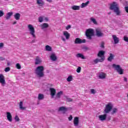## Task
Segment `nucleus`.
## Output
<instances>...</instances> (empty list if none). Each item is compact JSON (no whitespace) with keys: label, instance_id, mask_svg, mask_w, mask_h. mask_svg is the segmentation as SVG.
Segmentation results:
<instances>
[{"label":"nucleus","instance_id":"8","mask_svg":"<svg viewBox=\"0 0 128 128\" xmlns=\"http://www.w3.org/2000/svg\"><path fill=\"white\" fill-rule=\"evenodd\" d=\"M50 96H51L52 98H54L56 96V90L54 89V88H50Z\"/></svg>","mask_w":128,"mask_h":128},{"label":"nucleus","instance_id":"18","mask_svg":"<svg viewBox=\"0 0 128 128\" xmlns=\"http://www.w3.org/2000/svg\"><path fill=\"white\" fill-rule=\"evenodd\" d=\"M36 4L38 6H44V0H36Z\"/></svg>","mask_w":128,"mask_h":128},{"label":"nucleus","instance_id":"21","mask_svg":"<svg viewBox=\"0 0 128 128\" xmlns=\"http://www.w3.org/2000/svg\"><path fill=\"white\" fill-rule=\"evenodd\" d=\"M62 94H64V92L61 90V91L58 92L56 94V96L55 97V98L54 99L58 100V98H60V96H62Z\"/></svg>","mask_w":128,"mask_h":128},{"label":"nucleus","instance_id":"46","mask_svg":"<svg viewBox=\"0 0 128 128\" xmlns=\"http://www.w3.org/2000/svg\"><path fill=\"white\" fill-rule=\"evenodd\" d=\"M70 28H72V26H70V25H68L66 27V30H70Z\"/></svg>","mask_w":128,"mask_h":128},{"label":"nucleus","instance_id":"19","mask_svg":"<svg viewBox=\"0 0 128 128\" xmlns=\"http://www.w3.org/2000/svg\"><path fill=\"white\" fill-rule=\"evenodd\" d=\"M19 108L21 110H26V107L24 106V102H20L19 103Z\"/></svg>","mask_w":128,"mask_h":128},{"label":"nucleus","instance_id":"35","mask_svg":"<svg viewBox=\"0 0 128 128\" xmlns=\"http://www.w3.org/2000/svg\"><path fill=\"white\" fill-rule=\"evenodd\" d=\"M90 22H93V24H98V22H96V18H94L92 17L90 18Z\"/></svg>","mask_w":128,"mask_h":128},{"label":"nucleus","instance_id":"56","mask_svg":"<svg viewBox=\"0 0 128 128\" xmlns=\"http://www.w3.org/2000/svg\"><path fill=\"white\" fill-rule=\"evenodd\" d=\"M36 42V40H32V44H34V42Z\"/></svg>","mask_w":128,"mask_h":128},{"label":"nucleus","instance_id":"49","mask_svg":"<svg viewBox=\"0 0 128 128\" xmlns=\"http://www.w3.org/2000/svg\"><path fill=\"white\" fill-rule=\"evenodd\" d=\"M6 58L2 56L0 57V60H4Z\"/></svg>","mask_w":128,"mask_h":128},{"label":"nucleus","instance_id":"55","mask_svg":"<svg viewBox=\"0 0 128 128\" xmlns=\"http://www.w3.org/2000/svg\"><path fill=\"white\" fill-rule=\"evenodd\" d=\"M12 24H16V21H14V22H13Z\"/></svg>","mask_w":128,"mask_h":128},{"label":"nucleus","instance_id":"17","mask_svg":"<svg viewBox=\"0 0 128 128\" xmlns=\"http://www.w3.org/2000/svg\"><path fill=\"white\" fill-rule=\"evenodd\" d=\"M112 38L115 44H116L120 42V38L116 36V35H112Z\"/></svg>","mask_w":128,"mask_h":128},{"label":"nucleus","instance_id":"43","mask_svg":"<svg viewBox=\"0 0 128 128\" xmlns=\"http://www.w3.org/2000/svg\"><path fill=\"white\" fill-rule=\"evenodd\" d=\"M4 46V44L2 42L0 43V50H2V48H3Z\"/></svg>","mask_w":128,"mask_h":128},{"label":"nucleus","instance_id":"12","mask_svg":"<svg viewBox=\"0 0 128 128\" xmlns=\"http://www.w3.org/2000/svg\"><path fill=\"white\" fill-rule=\"evenodd\" d=\"M96 34L97 36H104V33L102 31V29L100 28H97L96 30Z\"/></svg>","mask_w":128,"mask_h":128},{"label":"nucleus","instance_id":"36","mask_svg":"<svg viewBox=\"0 0 128 128\" xmlns=\"http://www.w3.org/2000/svg\"><path fill=\"white\" fill-rule=\"evenodd\" d=\"M72 80H74V78H72V76H69L68 78H66V80L67 82H72Z\"/></svg>","mask_w":128,"mask_h":128},{"label":"nucleus","instance_id":"57","mask_svg":"<svg viewBox=\"0 0 128 128\" xmlns=\"http://www.w3.org/2000/svg\"><path fill=\"white\" fill-rule=\"evenodd\" d=\"M69 102H72V100H69Z\"/></svg>","mask_w":128,"mask_h":128},{"label":"nucleus","instance_id":"5","mask_svg":"<svg viewBox=\"0 0 128 128\" xmlns=\"http://www.w3.org/2000/svg\"><path fill=\"white\" fill-rule=\"evenodd\" d=\"M112 108H114V104L112 102H108L106 105L104 112L105 114H110V112H112Z\"/></svg>","mask_w":128,"mask_h":128},{"label":"nucleus","instance_id":"11","mask_svg":"<svg viewBox=\"0 0 128 128\" xmlns=\"http://www.w3.org/2000/svg\"><path fill=\"white\" fill-rule=\"evenodd\" d=\"M50 60H52V62H56L58 60V56H56V54L54 52H52L50 54Z\"/></svg>","mask_w":128,"mask_h":128},{"label":"nucleus","instance_id":"10","mask_svg":"<svg viewBox=\"0 0 128 128\" xmlns=\"http://www.w3.org/2000/svg\"><path fill=\"white\" fill-rule=\"evenodd\" d=\"M70 110V108H68L64 106H60L58 108V112H62L63 114H66L68 110Z\"/></svg>","mask_w":128,"mask_h":128},{"label":"nucleus","instance_id":"38","mask_svg":"<svg viewBox=\"0 0 128 128\" xmlns=\"http://www.w3.org/2000/svg\"><path fill=\"white\" fill-rule=\"evenodd\" d=\"M90 94H95L96 92V90L94 89H90Z\"/></svg>","mask_w":128,"mask_h":128},{"label":"nucleus","instance_id":"32","mask_svg":"<svg viewBox=\"0 0 128 128\" xmlns=\"http://www.w3.org/2000/svg\"><path fill=\"white\" fill-rule=\"evenodd\" d=\"M45 50H46L47 52H52V46H48V45H46L45 46Z\"/></svg>","mask_w":128,"mask_h":128},{"label":"nucleus","instance_id":"30","mask_svg":"<svg viewBox=\"0 0 128 128\" xmlns=\"http://www.w3.org/2000/svg\"><path fill=\"white\" fill-rule=\"evenodd\" d=\"M14 18L16 20H19L20 18V14L19 13H16L14 15Z\"/></svg>","mask_w":128,"mask_h":128},{"label":"nucleus","instance_id":"41","mask_svg":"<svg viewBox=\"0 0 128 128\" xmlns=\"http://www.w3.org/2000/svg\"><path fill=\"white\" fill-rule=\"evenodd\" d=\"M80 70H82V68L80 66H79V67L78 68L76 72L78 74H80Z\"/></svg>","mask_w":128,"mask_h":128},{"label":"nucleus","instance_id":"22","mask_svg":"<svg viewBox=\"0 0 128 128\" xmlns=\"http://www.w3.org/2000/svg\"><path fill=\"white\" fill-rule=\"evenodd\" d=\"M90 4V1H87L86 2H83L80 4V8H86Z\"/></svg>","mask_w":128,"mask_h":128},{"label":"nucleus","instance_id":"47","mask_svg":"<svg viewBox=\"0 0 128 128\" xmlns=\"http://www.w3.org/2000/svg\"><path fill=\"white\" fill-rule=\"evenodd\" d=\"M44 20H46V22H48V17H45L44 16Z\"/></svg>","mask_w":128,"mask_h":128},{"label":"nucleus","instance_id":"3","mask_svg":"<svg viewBox=\"0 0 128 128\" xmlns=\"http://www.w3.org/2000/svg\"><path fill=\"white\" fill-rule=\"evenodd\" d=\"M28 34L34 40L36 38V30L34 29V26L29 24L28 25Z\"/></svg>","mask_w":128,"mask_h":128},{"label":"nucleus","instance_id":"34","mask_svg":"<svg viewBox=\"0 0 128 128\" xmlns=\"http://www.w3.org/2000/svg\"><path fill=\"white\" fill-rule=\"evenodd\" d=\"M44 98V96L43 94H38V98L39 100H42Z\"/></svg>","mask_w":128,"mask_h":128},{"label":"nucleus","instance_id":"14","mask_svg":"<svg viewBox=\"0 0 128 128\" xmlns=\"http://www.w3.org/2000/svg\"><path fill=\"white\" fill-rule=\"evenodd\" d=\"M106 116H108V115L106 114H105L99 115L98 118L99 120H101V122H104V120H106Z\"/></svg>","mask_w":128,"mask_h":128},{"label":"nucleus","instance_id":"37","mask_svg":"<svg viewBox=\"0 0 128 128\" xmlns=\"http://www.w3.org/2000/svg\"><path fill=\"white\" fill-rule=\"evenodd\" d=\"M16 68L17 70H22V66L19 63H18L16 64Z\"/></svg>","mask_w":128,"mask_h":128},{"label":"nucleus","instance_id":"52","mask_svg":"<svg viewBox=\"0 0 128 128\" xmlns=\"http://www.w3.org/2000/svg\"><path fill=\"white\" fill-rule=\"evenodd\" d=\"M125 10L128 13V6L125 7Z\"/></svg>","mask_w":128,"mask_h":128},{"label":"nucleus","instance_id":"51","mask_svg":"<svg viewBox=\"0 0 128 128\" xmlns=\"http://www.w3.org/2000/svg\"><path fill=\"white\" fill-rule=\"evenodd\" d=\"M100 48H104V44L103 42L101 44V45H100Z\"/></svg>","mask_w":128,"mask_h":128},{"label":"nucleus","instance_id":"53","mask_svg":"<svg viewBox=\"0 0 128 128\" xmlns=\"http://www.w3.org/2000/svg\"><path fill=\"white\" fill-rule=\"evenodd\" d=\"M48 2H52V0H46Z\"/></svg>","mask_w":128,"mask_h":128},{"label":"nucleus","instance_id":"26","mask_svg":"<svg viewBox=\"0 0 128 128\" xmlns=\"http://www.w3.org/2000/svg\"><path fill=\"white\" fill-rule=\"evenodd\" d=\"M71 8L73 10H80V6L74 5L71 6Z\"/></svg>","mask_w":128,"mask_h":128},{"label":"nucleus","instance_id":"31","mask_svg":"<svg viewBox=\"0 0 128 128\" xmlns=\"http://www.w3.org/2000/svg\"><path fill=\"white\" fill-rule=\"evenodd\" d=\"M94 64H98V62H104L103 58H96L94 60Z\"/></svg>","mask_w":128,"mask_h":128},{"label":"nucleus","instance_id":"42","mask_svg":"<svg viewBox=\"0 0 128 128\" xmlns=\"http://www.w3.org/2000/svg\"><path fill=\"white\" fill-rule=\"evenodd\" d=\"M14 120H15L16 122H20V119L18 118V115L15 116Z\"/></svg>","mask_w":128,"mask_h":128},{"label":"nucleus","instance_id":"6","mask_svg":"<svg viewBox=\"0 0 128 128\" xmlns=\"http://www.w3.org/2000/svg\"><path fill=\"white\" fill-rule=\"evenodd\" d=\"M62 34L64 36H61V39L62 42H66V40H70V34L68 31H64Z\"/></svg>","mask_w":128,"mask_h":128},{"label":"nucleus","instance_id":"28","mask_svg":"<svg viewBox=\"0 0 128 128\" xmlns=\"http://www.w3.org/2000/svg\"><path fill=\"white\" fill-rule=\"evenodd\" d=\"M40 28L42 30H44V28H48V24L47 23H44L40 25Z\"/></svg>","mask_w":128,"mask_h":128},{"label":"nucleus","instance_id":"2","mask_svg":"<svg viewBox=\"0 0 128 128\" xmlns=\"http://www.w3.org/2000/svg\"><path fill=\"white\" fill-rule=\"evenodd\" d=\"M44 66H38L35 70V74L40 78H42L44 76Z\"/></svg>","mask_w":128,"mask_h":128},{"label":"nucleus","instance_id":"27","mask_svg":"<svg viewBox=\"0 0 128 128\" xmlns=\"http://www.w3.org/2000/svg\"><path fill=\"white\" fill-rule=\"evenodd\" d=\"M12 14H14L13 12H7L6 16V20H10V17L12 16Z\"/></svg>","mask_w":128,"mask_h":128},{"label":"nucleus","instance_id":"16","mask_svg":"<svg viewBox=\"0 0 128 128\" xmlns=\"http://www.w3.org/2000/svg\"><path fill=\"white\" fill-rule=\"evenodd\" d=\"M75 44H80L86 42V40H82L80 38H76L74 41Z\"/></svg>","mask_w":128,"mask_h":128},{"label":"nucleus","instance_id":"39","mask_svg":"<svg viewBox=\"0 0 128 128\" xmlns=\"http://www.w3.org/2000/svg\"><path fill=\"white\" fill-rule=\"evenodd\" d=\"M38 22H44V16H41L38 18Z\"/></svg>","mask_w":128,"mask_h":128},{"label":"nucleus","instance_id":"40","mask_svg":"<svg viewBox=\"0 0 128 128\" xmlns=\"http://www.w3.org/2000/svg\"><path fill=\"white\" fill-rule=\"evenodd\" d=\"M10 67H6L4 70L5 72H10Z\"/></svg>","mask_w":128,"mask_h":128},{"label":"nucleus","instance_id":"9","mask_svg":"<svg viewBox=\"0 0 128 128\" xmlns=\"http://www.w3.org/2000/svg\"><path fill=\"white\" fill-rule=\"evenodd\" d=\"M0 84L2 86H6V79L4 78V76L2 74H0Z\"/></svg>","mask_w":128,"mask_h":128},{"label":"nucleus","instance_id":"7","mask_svg":"<svg viewBox=\"0 0 128 128\" xmlns=\"http://www.w3.org/2000/svg\"><path fill=\"white\" fill-rule=\"evenodd\" d=\"M94 32L92 29H88L86 30V34L88 40H92V36L94 34Z\"/></svg>","mask_w":128,"mask_h":128},{"label":"nucleus","instance_id":"1","mask_svg":"<svg viewBox=\"0 0 128 128\" xmlns=\"http://www.w3.org/2000/svg\"><path fill=\"white\" fill-rule=\"evenodd\" d=\"M110 10H113L116 16H120V10L118 3L114 2L110 4Z\"/></svg>","mask_w":128,"mask_h":128},{"label":"nucleus","instance_id":"44","mask_svg":"<svg viewBox=\"0 0 128 128\" xmlns=\"http://www.w3.org/2000/svg\"><path fill=\"white\" fill-rule=\"evenodd\" d=\"M124 42H128V37L126 36H124Z\"/></svg>","mask_w":128,"mask_h":128},{"label":"nucleus","instance_id":"54","mask_svg":"<svg viewBox=\"0 0 128 128\" xmlns=\"http://www.w3.org/2000/svg\"><path fill=\"white\" fill-rule=\"evenodd\" d=\"M7 66H12V63L10 62H7Z\"/></svg>","mask_w":128,"mask_h":128},{"label":"nucleus","instance_id":"29","mask_svg":"<svg viewBox=\"0 0 128 128\" xmlns=\"http://www.w3.org/2000/svg\"><path fill=\"white\" fill-rule=\"evenodd\" d=\"M114 54L110 53V56H108V62H112V60H114Z\"/></svg>","mask_w":128,"mask_h":128},{"label":"nucleus","instance_id":"45","mask_svg":"<svg viewBox=\"0 0 128 128\" xmlns=\"http://www.w3.org/2000/svg\"><path fill=\"white\" fill-rule=\"evenodd\" d=\"M4 14V11L2 10H0V18Z\"/></svg>","mask_w":128,"mask_h":128},{"label":"nucleus","instance_id":"15","mask_svg":"<svg viewBox=\"0 0 128 128\" xmlns=\"http://www.w3.org/2000/svg\"><path fill=\"white\" fill-rule=\"evenodd\" d=\"M6 116L8 120L12 122V114L10 112H6Z\"/></svg>","mask_w":128,"mask_h":128},{"label":"nucleus","instance_id":"48","mask_svg":"<svg viewBox=\"0 0 128 128\" xmlns=\"http://www.w3.org/2000/svg\"><path fill=\"white\" fill-rule=\"evenodd\" d=\"M72 120V116L70 115V117H68V120L70 121Z\"/></svg>","mask_w":128,"mask_h":128},{"label":"nucleus","instance_id":"33","mask_svg":"<svg viewBox=\"0 0 128 128\" xmlns=\"http://www.w3.org/2000/svg\"><path fill=\"white\" fill-rule=\"evenodd\" d=\"M118 108H112L111 114H116V112H118Z\"/></svg>","mask_w":128,"mask_h":128},{"label":"nucleus","instance_id":"25","mask_svg":"<svg viewBox=\"0 0 128 128\" xmlns=\"http://www.w3.org/2000/svg\"><path fill=\"white\" fill-rule=\"evenodd\" d=\"M78 117H75L74 120V126H78Z\"/></svg>","mask_w":128,"mask_h":128},{"label":"nucleus","instance_id":"20","mask_svg":"<svg viewBox=\"0 0 128 128\" xmlns=\"http://www.w3.org/2000/svg\"><path fill=\"white\" fill-rule=\"evenodd\" d=\"M100 80H104L106 78V74L104 72H100L98 76Z\"/></svg>","mask_w":128,"mask_h":128},{"label":"nucleus","instance_id":"50","mask_svg":"<svg viewBox=\"0 0 128 128\" xmlns=\"http://www.w3.org/2000/svg\"><path fill=\"white\" fill-rule=\"evenodd\" d=\"M124 80L126 82H128V78H126V77H124Z\"/></svg>","mask_w":128,"mask_h":128},{"label":"nucleus","instance_id":"24","mask_svg":"<svg viewBox=\"0 0 128 128\" xmlns=\"http://www.w3.org/2000/svg\"><path fill=\"white\" fill-rule=\"evenodd\" d=\"M42 59L40 57L37 56L35 60V64H42Z\"/></svg>","mask_w":128,"mask_h":128},{"label":"nucleus","instance_id":"4","mask_svg":"<svg viewBox=\"0 0 128 128\" xmlns=\"http://www.w3.org/2000/svg\"><path fill=\"white\" fill-rule=\"evenodd\" d=\"M112 68L116 70L119 74H124V70L122 69L120 64H112Z\"/></svg>","mask_w":128,"mask_h":128},{"label":"nucleus","instance_id":"13","mask_svg":"<svg viewBox=\"0 0 128 128\" xmlns=\"http://www.w3.org/2000/svg\"><path fill=\"white\" fill-rule=\"evenodd\" d=\"M105 52H106L104 50H100V51H99V52H98V58H102L103 62L104 60Z\"/></svg>","mask_w":128,"mask_h":128},{"label":"nucleus","instance_id":"23","mask_svg":"<svg viewBox=\"0 0 128 128\" xmlns=\"http://www.w3.org/2000/svg\"><path fill=\"white\" fill-rule=\"evenodd\" d=\"M76 58H82V60H86V57L84 56V54L80 53L76 54Z\"/></svg>","mask_w":128,"mask_h":128}]
</instances>
